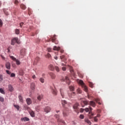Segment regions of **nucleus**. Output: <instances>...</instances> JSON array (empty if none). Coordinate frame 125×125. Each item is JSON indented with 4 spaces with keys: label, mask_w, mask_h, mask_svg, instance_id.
Wrapping results in <instances>:
<instances>
[{
    "label": "nucleus",
    "mask_w": 125,
    "mask_h": 125,
    "mask_svg": "<svg viewBox=\"0 0 125 125\" xmlns=\"http://www.w3.org/2000/svg\"><path fill=\"white\" fill-rule=\"evenodd\" d=\"M14 3H15V4L17 5V4H18V3H19V1H18V0H15L14 1Z\"/></svg>",
    "instance_id": "46"
},
{
    "label": "nucleus",
    "mask_w": 125,
    "mask_h": 125,
    "mask_svg": "<svg viewBox=\"0 0 125 125\" xmlns=\"http://www.w3.org/2000/svg\"><path fill=\"white\" fill-rule=\"evenodd\" d=\"M15 34H16V35H19L20 34V30L18 29H16L15 31Z\"/></svg>",
    "instance_id": "31"
},
{
    "label": "nucleus",
    "mask_w": 125,
    "mask_h": 125,
    "mask_svg": "<svg viewBox=\"0 0 125 125\" xmlns=\"http://www.w3.org/2000/svg\"><path fill=\"white\" fill-rule=\"evenodd\" d=\"M97 118V117H94V122H98V119Z\"/></svg>",
    "instance_id": "48"
},
{
    "label": "nucleus",
    "mask_w": 125,
    "mask_h": 125,
    "mask_svg": "<svg viewBox=\"0 0 125 125\" xmlns=\"http://www.w3.org/2000/svg\"><path fill=\"white\" fill-rule=\"evenodd\" d=\"M3 80V78H2V75H0V82H1Z\"/></svg>",
    "instance_id": "53"
},
{
    "label": "nucleus",
    "mask_w": 125,
    "mask_h": 125,
    "mask_svg": "<svg viewBox=\"0 0 125 125\" xmlns=\"http://www.w3.org/2000/svg\"><path fill=\"white\" fill-rule=\"evenodd\" d=\"M3 23H2V21L0 19V27H2V25H3Z\"/></svg>",
    "instance_id": "45"
},
{
    "label": "nucleus",
    "mask_w": 125,
    "mask_h": 125,
    "mask_svg": "<svg viewBox=\"0 0 125 125\" xmlns=\"http://www.w3.org/2000/svg\"><path fill=\"white\" fill-rule=\"evenodd\" d=\"M10 66H11V64L10 62H8L6 63L5 67L6 68H7L8 70H10Z\"/></svg>",
    "instance_id": "18"
},
{
    "label": "nucleus",
    "mask_w": 125,
    "mask_h": 125,
    "mask_svg": "<svg viewBox=\"0 0 125 125\" xmlns=\"http://www.w3.org/2000/svg\"><path fill=\"white\" fill-rule=\"evenodd\" d=\"M65 82L66 83L70 84V80H69V78H68L67 77H65Z\"/></svg>",
    "instance_id": "25"
},
{
    "label": "nucleus",
    "mask_w": 125,
    "mask_h": 125,
    "mask_svg": "<svg viewBox=\"0 0 125 125\" xmlns=\"http://www.w3.org/2000/svg\"><path fill=\"white\" fill-rule=\"evenodd\" d=\"M20 7L21 8V9H23L24 10V9H26V6L23 4H21L20 5Z\"/></svg>",
    "instance_id": "29"
},
{
    "label": "nucleus",
    "mask_w": 125,
    "mask_h": 125,
    "mask_svg": "<svg viewBox=\"0 0 125 125\" xmlns=\"http://www.w3.org/2000/svg\"><path fill=\"white\" fill-rule=\"evenodd\" d=\"M62 104L63 108H65V104H67V101L63 100L62 101Z\"/></svg>",
    "instance_id": "24"
},
{
    "label": "nucleus",
    "mask_w": 125,
    "mask_h": 125,
    "mask_svg": "<svg viewBox=\"0 0 125 125\" xmlns=\"http://www.w3.org/2000/svg\"><path fill=\"white\" fill-rule=\"evenodd\" d=\"M80 119H81L82 120H83V119H84V116H83V114H81L80 115Z\"/></svg>",
    "instance_id": "44"
},
{
    "label": "nucleus",
    "mask_w": 125,
    "mask_h": 125,
    "mask_svg": "<svg viewBox=\"0 0 125 125\" xmlns=\"http://www.w3.org/2000/svg\"><path fill=\"white\" fill-rule=\"evenodd\" d=\"M95 100L97 103H98L99 105H101V103L99 102L100 101V99L99 98L96 99Z\"/></svg>",
    "instance_id": "30"
},
{
    "label": "nucleus",
    "mask_w": 125,
    "mask_h": 125,
    "mask_svg": "<svg viewBox=\"0 0 125 125\" xmlns=\"http://www.w3.org/2000/svg\"><path fill=\"white\" fill-rule=\"evenodd\" d=\"M3 12H4V13H5V14L6 15H8V12H6L5 9H3Z\"/></svg>",
    "instance_id": "55"
},
{
    "label": "nucleus",
    "mask_w": 125,
    "mask_h": 125,
    "mask_svg": "<svg viewBox=\"0 0 125 125\" xmlns=\"http://www.w3.org/2000/svg\"><path fill=\"white\" fill-rule=\"evenodd\" d=\"M42 98H43V96L42 95H39L37 97V99L39 101H41Z\"/></svg>",
    "instance_id": "22"
},
{
    "label": "nucleus",
    "mask_w": 125,
    "mask_h": 125,
    "mask_svg": "<svg viewBox=\"0 0 125 125\" xmlns=\"http://www.w3.org/2000/svg\"><path fill=\"white\" fill-rule=\"evenodd\" d=\"M56 36L54 35L53 37H51L48 42L52 41V42H54L55 44H58V42H56Z\"/></svg>",
    "instance_id": "7"
},
{
    "label": "nucleus",
    "mask_w": 125,
    "mask_h": 125,
    "mask_svg": "<svg viewBox=\"0 0 125 125\" xmlns=\"http://www.w3.org/2000/svg\"><path fill=\"white\" fill-rule=\"evenodd\" d=\"M11 77H15V74H14V73H12V74H11Z\"/></svg>",
    "instance_id": "54"
},
{
    "label": "nucleus",
    "mask_w": 125,
    "mask_h": 125,
    "mask_svg": "<svg viewBox=\"0 0 125 125\" xmlns=\"http://www.w3.org/2000/svg\"><path fill=\"white\" fill-rule=\"evenodd\" d=\"M60 51H61V53H64V50H62H62H61Z\"/></svg>",
    "instance_id": "61"
},
{
    "label": "nucleus",
    "mask_w": 125,
    "mask_h": 125,
    "mask_svg": "<svg viewBox=\"0 0 125 125\" xmlns=\"http://www.w3.org/2000/svg\"><path fill=\"white\" fill-rule=\"evenodd\" d=\"M53 50H57V51H58L59 50H60V47L54 46L53 47Z\"/></svg>",
    "instance_id": "23"
},
{
    "label": "nucleus",
    "mask_w": 125,
    "mask_h": 125,
    "mask_svg": "<svg viewBox=\"0 0 125 125\" xmlns=\"http://www.w3.org/2000/svg\"><path fill=\"white\" fill-rule=\"evenodd\" d=\"M54 59H55L56 60H57V59H58V57H57V56L54 57Z\"/></svg>",
    "instance_id": "62"
},
{
    "label": "nucleus",
    "mask_w": 125,
    "mask_h": 125,
    "mask_svg": "<svg viewBox=\"0 0 125 125\" xmlns=\"http://www.w3.org/2000/svg\"><path fill=\"white\" fill-rule=\"evenodd\" d=\"M21 121H24V122H29L30 121V119L28 117H24L21 118Z\"/></svg>",
    "instance_id": "20"
},
{
    "label": "nucleus",
    "mask_w": 125,
    "mask_h": 125,
    "mask_svg": "<svg viewBox=\"0 0 125 125\" xmlns=\"http://www.w3.org/2000/svg\"><path fill=\"white\" fill-rule=\"evenodd\" d=\"M73 109L76 112H78L79 110V103H76L73 106Z\"/></svg>",
    "instance_id": "9"
},
{
    "label": "nucleus",
    "mask_w": 125,
    "mask_h": 125,
    "mask_svg": "<svg viewBox=\"0 0 125 125\" xmlns=\"http://www.w3.org/2000/svg\"><path fill=\"white\" fill-rule=\"evenodd\" d=\"M78 83L79 84H81L83 88V90L85 92H87L88 91V89H87V87L84 84V83H83V80H78Z\"/></svg>",
    "instance_id": "1"
},
{
    "label": "nucleus",
    "mask_w": 125,
    "mask_h": 125,
    "mask_svg": "<svg viewBox=\"0 0 125 125\" xmlns=\"http://www.w3.org/2000/svg\"><path fill=\"white\" fill-rule=\"evenodd\" d=\"M55 69L56 71L57 72H58V73L60 72V69L59 68V67L58 66H55Z\"/></svg>",
    "instance_id": "35"
},
{
    "label": "nucleus",
    "mask_w": 125,
    "mask_h": 125,
    "mask_svg": "<svg viewBox=\"0 0 125 125\" xmlns=\"http://www.w3.org/2000/svg\"><path fill=\"white\" fill-rule=\"evenodd\" d=\"M47 50L48 51V52H51V48H47Z\"/></svg>",
    "instance_id": "49"
},
{
    "label": "nucleus",
    "mask_w": 125,
    "mask_h": 125,
    "mask_svg": "<svg viewBox=\"0 0 125 125\" xmlns=\"http://www.w3.org/2000/svg\"><path fill=\"white\" fill-rule=\"evenodd\" d=\"M16 42L17 43H19V41H18V38H15L12 40L11 44L12 45H14Z\"/></svg>",
    "instance_id": "5"
},
{
    "label": "nucleus",
    "mask_w": 125,
    "mask_h": 125,
    "mask_svg": "<svg viewBox=\"0 0 125 125\" xmlns=\"http://www.w3.org/2000/svg\"><path fill=\"white\" fill-rule=\"evenodd\" d=\"M49 69H50V70L51 71H54V67H53V65L52 64H50L49 65Z\"/></svg>",
    "instance_id": "26"
},
{
    "label": "nucleus",
    "mask_w": 125,
    "mask_h": 125,
    "mask_svg": "<svg viewBox=\"0 0 125 125\" xmlns=\"http://www.w3.org/2000/svg\"><path fill=\"white\" fill-rule=\"evenodd\" d=\"M89 105L92 106V107H95V106H96V104H95V102L92 101H90Z\"/></svg>",
    "instance_id": "16"
},
{
    "label": "nucleus",
    "mask_w": 125,
    "mask_h": 125,
    "mask_svg": "<svg viewBox=\"0 0 125 125\" xmlns=\"http://www.w3.org/2000/svg\"><path fill=\"white\" fill-rule=\"evenodd\" d=\"M89 85L90 87H93V83H89Z\"/></svg>",
    "instance_id": "47"
},
{
    "label": "nucleus",
    "mask_w": 125,
    "mask_h": 125,
    "mask_svg": "<svg viewBox=\"0 0 125 125\" xmlns=\"http://www.w3.org/2000/svg\"><path fill=\"white\" fill-rule=\"evenodd\" d=\"M0 102H3L4 101V99L3 97L0 96Z\"/></svg>",
    "instance_id": "42"
},
{
    "label": "nucleus",
    "mask_w": 125,
    "mask_h": 125,
    "mask_svg": "<svg viewBox=\"0 0 125 125\" xmlns=\"http://www.w3.org/2000/svg\"><path fill=\"white\" fill-rule=\"evenodd\" d=\"M69 89L71 91H74V90L75 89V87L73 86H69Z\"/></svg>",
    "instance_id": "38"
},
{
    "label": "nucleus",
    "mask_w": 125,
    "mask_h": 125,
    "mask_svg": "<svg viewBox=\"0 0 125 125\" xmlns=\"http://www.w3.org/2000/svg\"><path fill=\"white\" fill-rule=\"evenodd\" d=\"M46 58H51V55L50 54L48 53L47 55L45 56Z\"/></svg>",
    "instance_id": "36"
},
{
    "label": "nucleus",
    "mask_w": 125,
    "mask_h": 125,
    "mask_svg": "<svg viewBox=\"0 0 125 125\" xmlns=\"http://www.w3.org/2000/svg\"><path fill=\"white\" fill-rule=\"evenodd\" d=\"M0 92L2 94H5V92H4V90H3V89L1 88H0Z\"/></svg>",
    "instance_id": "40"
},
{
    "label": "nucleus",
    "mask_w": 125,
    "mask_h": 125,
    "mask_svg": "<svg viewBox=\"0 0 125 125\" xmlns=\"http://www.w3.org/2000/svg\"><path fill=\"white\" fill-rule=\"evenodd\" d=\"M55 117L56 119H57L58 123H60V124H62V125H66V123H65V121H64V120L60 119V116H59V115L56 114L55 115Z\"/></svg>",
    "instance_id": "2"
},
{
    "label": "nucleus",
    "mask_w": 125,
    "mask_h": 125,
    "mask_svg": "<svg viewBox=\"0 0 125 125\" xmlns=\"http://www.w3.org/2000/svg\"><path fill=\"white\" fill-rule=\"evenodd\" d=\"M62 66H66V64L64 63H62Z\"/></svg>",
    "instance_id": "64"
},
{
    "label": "nucleus",
    "mask_w": 125,
    "mask_h": 125,
    "mask_svg": "<svg viewBox=\"0 0 125 125\" xmlns=\"http://www.w3.org/2000/svg\"><path fill=\"white\" fill-rule=\"evenodd\" d=\"M70 109L69 108H65L64 110L62 111V115L63 117H67L68 112H69Z\"/></svg>",
    "instance_id": "6"
},
{
    "label": "nucleus",
    "mask_w": 125,
    "mask_h": 125,
    "mask_svg": "<svg viewBox=\"0 0 125 125\" xmlns=\"http://www.w3.org/2000/svg\"><path fill=\"white\" fill-rule=\"evenodd\" d=\"M24 56H25V50H21V51L20 57L21 58H23Z\"/></svg>",
    "instance_id": "10"
},
{
    "label": "nucleus",
    "mask_w": 125,
    "mask_h": 125,
    "mask_svg": "<svg viewBox=\"0 0 125 125\" xmlns=\"http://www.w3.org/2000/svg\"><path fill=\"white\" fill-rule=\"evenodd\" d=\"M81 104L82 107H83L85 106H86V105H88V102L86 101H82L81 102Z\"/></svg>",
    "instance_id": "8"
},
{
    "label": "nucleus",
    "mask_w": 125,
    "mask_h": 125,
    "mask_svg": "<svg viewBox=\"0 0 125 125\" xmlns=\"http://www.w3.org/2000/svg\"><path fill=\"white\" fill-rule=\"evenodd\" d=\"M23 25H24V22H21L20 23V27H22V26H23Z\"/></svg>",
    "instance_id": "51"
},
{
    "label": "nucleus",
    "mask_w": 125,
    "mask_h": 125,
    "mask_svg": "<svg viewBox=\"0 0 125 125\" xmlns=\"http://www.w3.org/2000/svg\"><path fill=\"white\" fill-rule=\"evenodd\" d=\"M30 88L32 90H35L36 89V84L35 83H32L30 84Z\"/></svg>",
    "instance_id": "11"
},
{
    "label": "nucleus",
    "mask_w": 125,
    "mask_h": 125,
    "mask_svg": "<svg viewBox=\"0 0 125 125\" xmlns=\"http://www.w3.org/2000/svg\"><path fill=\"white\" fill-rule=\"evenodd\" d=\"M60 92L62 98H64V93H63V90L62 89H60Z\"/></svg>",
    "instance_id": "33"
},
{
    "label": "nucleus",
    "mask_w": 125,
    "mask_h": 125,
    "mask_svg": "<svg viewBox=\"0 0 125 125\" xmlns=\"http://www.w3.org/2000/svg\"><path fill=\"white\" fill-rule=\"evenodd\" d=\"M78 76L80 77V78H83V75L80 72H78Z\"/></svg>",
    "instance_id": "43"
},
{
    "label": "nucleus",
    "mask_w": 125,
    "mask_h": 125,
    "mask_svg": "<svg viewBox=\"0 0 125 125\" xmlns=\"http://www.w3.org/2000/svg\"><path fill=\"white\" fill-rule=\"evenodd\" d=\"M88 116L89 119H92L93 116H94V113H92V111H89L88 113Z\"/></svg>",
    "instance_id": "17"
},
{
    "label": "nucleus",
    "mask_w": 125,
    "mask_h": 125,
    "mask_svg": "<svg viewBox=\"0 0 125 125\" xmlns=\"http://www.w3.org/2000/svg\"><path fill=\"white\" fill-rule=\"evenodd\" d=\"M80 111L81 113H83V111H84V109L81 108Z\"/></svg>",
    "instance_id": "50"
},
{
    "label": "nucleus",
    "mask_w": 125,
    "mask_h": 125,
    "mask_svg": "<svg viewBox=\"0 0 125 125\" xmlns=\"http://www.w3.org/2000/svg\"><path fill=\"white\" fill-rule=\"evenodd\" d=\"M19 98L20 102H23V98L21 95L19 96Z\"/></svg>",
    "instance_id": "37"
},
{
    "label": "nucleus",
    "mask_w": 125,
    "mask_h": 125,
    "mask_svg": "<svg viewBox=\"0 0 125 125\" xmlns=\"http://www.w3.org/2000/svg\"><path fill=\"white\" fill-rule=\"evenodd\" d=\"M101 116V115H100V114H97L96 118H100Z\"/></svg>",
    "instance_id": "60"
},
{
    "label": "nucleus",
    "mask_w": 125,
    "mask_h": 125,
    "mask_svg": "<svg viewBox=\"0 0 125 125\" xmlns=\"http://www.w3.org/2000/svg\"><path fill=\"white\" fill-rule=\"evenodd\" d=\"M1 57L2 59H3V60H4V59H5V58H4V57L3 55H1Z\"/></svg>",
    "instance_id": "59"
},
{
    "label": "nucleus",
    "mask_w": 125,
    "mask_h": 125,
    "mask_svg": "<svg viewBox=\"0 0 125 125\" xmlns=\"http://www.w3.org/2000/svg\"><path fill=\"white\" fill-rule=\"evenodd\" d=\"M53 94H54V95H57V90L56 89H53Z\"/></svg>",
    "instance_id": "34"
},
{
    "label": "nucleus",
    "mask_w": 125,
    "mask_h": 125,
    "mask_svg": "<svg viewBox=\"0 0 125 125\" xmlns=\"http://www.w3.org/2000/svg\"><path fill=\"white\" fill-rule=\"evenodd\" d=\"M29 114L31 116V117H32V118H35V112L33 110H30L29 111Z\"/></svg>",
    "instance_id": "19"
},
{
    "label": "nucleus",
    "mask_w": 125,
    "mask_h": 125,
    "mask_svg": "<svg viewBox=\"0 0 125 125\" xmlns=\"http://www.w3.org/2000/svg\"><path fill=\"white\" fill-rule=\"evenodd\" d=\"M6 72L7 74H8V75H10V74H11V73L10 72V71H9V70H6Z\"/></svg>",
    "instance_id": "52"
},
{
    "label": "nucleus",
    "mask_w": 125,
    "mask_h": 125,
    "mask_svg": "<svg viewBox=\"0 0 125 125\" xmlns=\"http://www.w3.org/2000/svg\"><path fill=\"white\" fill-rule=\"evenodd\" d=\"M14 107H15V108H16L18 111H19V109H20V106H19V105L14 104Z\"/></svg>",
    "instance_id": "32"
},
{
    "label": "nucleus",
    "mask_w": 125,
    "mask_h": 125,
    "mask_svg": "<svg viewBox=\"0 0 125 125\" xmlns=\"http://www.w3.org/2000/svg\"><path fill=\"white\" fill-rule=\"evenodd\" d=\"M10 59H12L13 61H16V63L17 65H20L21 64V62H20V61L18 59H16L15 57H14L13 56H10Z\"/></svg>",
    "instance_id": "3"
},
{
    "label": "nucleus",
    "mask_w": 125,
    "mask_h": 125,
    "mask_svg": "<svg viewBox=\"0 0 125 125\" xmlns=\"http://www.w3.org/2000/svg\"><path fill=\"white\" fill-rule=\"evenodd\" d=\"M84 122L85 123H86L87 124H88V125H91V122H90V121L88 120V119L85 118L84 119Z\"/></svg>",
    "instance_id": "21"
},
{
    "label": "nucleus",
    "mask_w": 125,
    "mask_h": 125,
    "mask_svg": "<svg viewBox=\"0 0 125 125\" xmlns=\"http://www.w3.org/2000/svg\"><path fill=\"white\" fill-rule=\"evenodd\" d=\"M30 9H28V14H29V15H30Z\"/></svg>",
    "instance_id": "63"
},
{
    "label": "nucleus",
    "mask_w": 125,
    "mask_h": 125,
    "mask_svg": "<svg viewBox=\"0 0 125 125\" xmlns=\"http://www.w3.org/2000/svg\"><path fill=\"white\" fill-rule=\"evenodd\" d=\"M62 71H66V67H63L62 68Z\"/></svg>",
    "instance_id": "57"
},
{
    "label": "nucleus",
    "mask_w": 125,
    "mask_h": 125,
    "mask_svg": "<svg viewBox=\"0 0 125 125\" xmlns=\"http://www.w3.org/2000/svg\"><path fill=\"white\" fill-rule=\"evenodd\" d=\"M68 96L69 98H73V97L76 96V93L71 92L70 93H68Z\"/></svg>",
    "instance_id": "12"
},
{
    "label": "nucleus",
    "mask_w": 125,
    "mask_h": 125,
    "mask_svg": "<svg viewBox=\"0 0 125 125\" xmlns=\"http://www.w3.org/2000/svg\"><path fill=\"white\" fill-rule=\"evenodd\" d=\"M49 75L50 76L51 79H52V80H54V79H55L56 77V76L52 72H49Z\"/></svg>",
    "instance_id": "13"
},
{
    "label": "nucleus",
    "mask_w": 125,
    "mask_h": 125,
    "mask_svg": "<svg viewBox=\"0 0 125 125\" xmlns=\"http://www.w3.org/2000/svg\"><path fill=\"white\" fill-rule=\"evenodd\" d=\"M84 110L87 113L88 112H92L93 109L92 107L89 106L88 108L86 107Z\"/></svg>",
    "instance_id": "14"
},
{
    "label": "nucleus",
    "mask_w": 125,
    "mask_h": 125,
    "mask_svg": "<svg viewBox=\"0 0 125 125\" xmlns=\"http://www.w3.org/2000/svg\"><path fill=\"white\" fill-rule=\"evenodd\" d=\"M8 88L9 91H13V87L11 85H8Z\"/></svg>",
    "instance_id": "27"
},
{
    "label": "nucleus",
    "mask_w": 125,
    "mask_h": 125,
    "mask_svg": "<svg viewBox=\"0 0 125 125\" xmlns=\"http://www.w3.org/2000/svg\"><path fill=\"white\" fill-rule=\"evenodd\" d=\"M77 93H79V94H82V90H81V89H80L79 88H78L77 89Z\"/></svg>",
    "instance_id": "39"
},
{
    "label": "nucleus",
    "mask_w": 125,
    "mask_h": 125,
    "mask_svg": "<svg viewBox=\"0 0 125 125\" xmlns=\"http://www.w3.org/2000/svg\"><path fill=\"white\" fill-rule=\"evenodd\" d=\"M37 77H36V75H34L33 76H32V79H33V80H35L36 78Z\"/></svg>",
    "instance_id": "56"
},
{
    "label": "nucleus",
    "mask_w": 125,
    "mask_h": 125,
    "mask_svg": "<svg viewBox=\"0 0 125 125\" xmlns=\"http://www.w3.org/2000/svg\"><path fill=\"white\" fill-rule=\"evenodd\" d=\"M43 111L46 113V114H48L51 111V107H50L49 106H45L43 108Z\"/></svg>",
    "instance_id": "4"
},
{
    "label": "nucleus",
    "mask_w": 125,
    "mask_h": 125,
    "mask_svg": "<svg viewBox=\"0 0 125 125\" xmlns=\"http://www.w3.org/2000/svg\"><path fill=\"white\" fill-rule=\"evenodd\" d=\"M60 58H61L62 61L63 62H65L64 60H66V59L65 58V56L64 55L61 56ZM63 59H64V60H63Z\"/></svg>",
    "instance_id": "28"
},
{
    "label": "nucleus",
    "mask_w": 125,
    "mask_h": 125,
    "mask_svg": "<svg viewBox=\"0 0 125 125\" xmlns=\"http://www.w3.org/2000/svg\"><path fill=\"white\" fill-rule=\"evenodd\" d=\"M39 80H40L41 83H44V79L43 78H40Z\"/></svg>",
    "instance_id": "41"
},
{
    "label": "nucleus",
    "mask_w": 125,
    "mask_h": 125,
    "mask_svg": "<svg viewBox=\"0 0 125 125\" xmlns=\"http://www.w3.org/2000/svg\"><path fill=\"white\" fill-rule=\"evenodd\" d=\"M33 103H34V104H36V103H37V100H34Z\"/></svg>",
    "instance_id": "58"
},
{
    "label": "nucleus",
    "mask_w": 125,
    "mask_h": 125,
    "mask_svg": "<svg viewBox=\"0 0 125 125\" xmlns=\"http://www.w3.org/2000/svg\"><path fill=\"white\" fill-rule=\"evenodd\" d=\"M26 102L27 105H31L32 104V100L30 98H27L26 100Z\"/></svg>",
    "instance_id": "15"
}]
</instances>
